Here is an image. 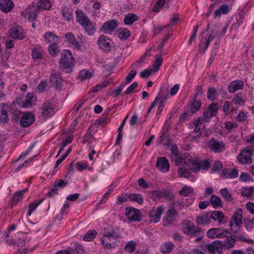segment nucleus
I'll use <instances>...</instances> for the list:
<instances>
[{
	"label": "nucleus",
	"instance_id": "f257e3e1",
	"mask_svg": "<svg viewBox=\"0 0 254 254\" xmlns=\"http://www.w3.org/2000/svg\"><path fill=\"white\" fill-rule=\"evenodd\" d=\"M207 236L209 238H226V240L223 243L224 248L230 249L233 247L236 241V236L228 230L223 228H211L207 232Z\"/></svg>",
	"mask_w": 254,
	"mask_h": 254
},
{
	"label": "nucleus",
	"instance_id": "f03ea898",
	"mask_svg": "<svg viewBox=\"0 0 254 254\" xmlns=\"http://www.w3.org/2000/svg\"><path fill=\"white\" fill-rule=\"evenodd\" d=\"M211 23H208L207 25V28L205 31L207 32L206 35H205L204 37V39L205 40V42L203 43L202 45H198V51L200 54H203L208 46L209 45L210 42L212 41L215 37L218 35V28L217 24H215L211 27H213L212 29H210Z\"/></svg>",
	"mask_w": 254,
	"mask_h": 254
},
{
	"label": "nucleus",
	"instance_id": "7ed1b4c3",
	"mask_svg": "<svg viewBox=\"0 0 254 254\" xmlns=\"http://www.w3.org/2000/svg\"><path fill=\"white\" fill-rule=\"evenodd\" d=\"M182 231L187 235L190 237H197L195 240L196 242L200 241L202 238L201 233L202 231L201 228L195 226L194 224L190 221L187 220L182 223Z\"/></svg>",
	"mask_w": 254,
	"mask_h": 254
},
{
	"label": "nucleus",
	"instance_id": "20e7f679",
	"mask_svg": "<svg viewBox=\"0 0 254 254\" xmlns=\"http://www.w3.org/2000/svg\"><path fill=\"white\" fill-rule=\"evenodd\" d=\"M202 102L200 100H197L195 97H193L189 101L187 109L184 114L180 116V120L184 121L189 116H191L199 111L201 107Z\"/></svg>",
	"mask_w": 254,
	"mask_h": 254
},
{
	"label": "nucleus",
	"instance_id": "39448f33",
	"mask_svg": "<svg viewBox=\"0 0 254 254\" xmlns=\"http://www.w3.org/2000/svg\"><path fill=\"white\" fill-rule=\"evenodd\" d=\"M61 68L65 72L69 73L72 71L73 66V58L71 52L69 50L64 51L62 54L60 61Z\"/></svg>",
	"mask_w": 254,
	"mask_h": 254
},
{
	"label": "nucleus",
	"instance_id": "423d86ee",
	"mask_svg": "<svg viewBox=\"0 0 254 254\" xmlns=\"http://www.w3.org/2000/svg\"><path fill=\"white\" fill-rule=\"evenodd\" d=\"M121 237L120 229H113L112 231H106L105 232L104 237L101 238V243L107 249L114 248L115 247V244L110 243L108 241L112 240L117 241Z\"/></svg>",
	"mask_w": 254,
	"mask_h": 254
},
{
	"label": "nucleus",
	"instance_id": "0eeeda50",
	"mask_svg": "<svg viewBox=\"0 0 254 254\" xmlns=\"http://www.w3.org/2000/svg\"><path fill=\"white\" fill-rule=\"evenodd\" d=\"M171 157L172 160L174 161L177 166H179L182 164L183 160L185 159V161L187 163V159H189L190 155L188 153L180 155L177 145L174 144L172 145L171 148Z\"/></svg>",
	"mask_w": 254,
	"mask_h": 254
},
{
	"label": "nucleus",
	"instance_id": "6e6552de",
	"mask_svg": "<svg viewBox=\"0 0 254 254\" xmlns=\"http://www.w3.org/2000/svg\"><path fill=\"white\" fill-rule=\"evenodd\" d=\"M187 163L193 166L194 172H199L201 168L204 170H207L210 166V163L208 160H203L198 161L197 158H193L191 156L189 159H187Z\"/></svg>",
	"mask_w": 254,
	"mask_h": 254
},
{
	"label": "nucleus",
	"instance_id": "1a4fd4ad",
	"mask_svg": "<svg viewBox=\"0 0 254 254\" xmlns=\"http://www.w3.org/2000/svg\"><path fill=\"white\" fill-rule=\"evenodd\" d=\"M254 149L249 147L242 150L241 152L237 156V159L239 160V163L241 164H250L252 162V157L254 154L253 152Z\"/></svg>",
	"mask_w": 254,
	"mask_h": 254
},
{
	"label": "nucleus",
	"instance_id": "9d476101",
	"mask_svg": "<svg viewBox=\"0 0 254 254\" xmlns=\"http://www.w3.org/2000/svg\"><path fill=\"white\" fill-rule=\"evenodd\" d=\"M97 44L100 49L107 52H110L114 46V43L112 39L104 35L99 37Z\"/></svg>",
	"mask_w": 254,
	"mask_h": 254
},
{
	"label": "nucleus",
	"instance_id": "9b49d317",
	"mask_svg": "<svg viewBox=\"0 0 254 254\" xmlns=\"http://www.w3.org/2000/svg\"><path fill=\"white\" fill-rule=\"evenodd\" d=\"M219 109L218 103H212L210 104L207 107V109L203 113V118L204 122L208 123L210 121V119L217 114Z\"/></svg>",
	"mask_w": 254,
	"mask_h": 254
},
{
	"label": "nucleus",
	"instance_id": "f8f14e48",
	"mask_svg": "<svg viewBox=\"0 0 254 254\" xmlns=\"http://www.w3.org/2000/svg\"><path fill=\"white\" fill-rule=\"evenodd\" d=\"M126 216L129 221L140 222L142 216L140 210L133 207H127L126 208Z\"/></svg>",
	"mask_w": 254,
	"mask_h": 254
},
{
	"label": "nucleus",
	"instance_id": "ddd939ff",
	"mask_svg": "<svg viewBox=\"0 0 254 254\" xmlns=\"http://www.w3.org/2000/svg\"><path fill=\"white\" fill-rule=\"evenodd\" d=\"M63 79L59 72L54 71L51 74L50 81L57 90H62V87L63 86Z\"/></svg>",
	"mask_w": 254,
	"mask_h": 254
},
{
	"label": "nucleus",
	"instance_id": "4468645a",
	"mask_svg": "<svg viewBox=\"0 0 254 254\" xmlns=\"http://www.w3.org/2000/svg\"><path fill=\"white\" fill-rule=\"evenodd\" d=\"M9 34L14 39L22 40L25 38L26 33L20 26L13 25L10 28Z\"/></svg>",
	"mask_w": 254,
	"mask_h": 254
},
{
	"label": "nucleus",
	"instance_id": "2eb2a0df",
	"mask_svg": "<svg viewBox=\"0 0 254 254\" xmlns=\"http://www.w3.org/2000/svg\"><path fill=\"white\" fill-rule=\"evenodd\" d=\"M208 146L214 153H221L225 148V144L222 141H218L212 138L208 142Z\"/></svg>",
	"mask_w": 254,
	"mask_h": 254
},
{
	"label": "nucleus",
	"instance_id": "dca6fc26",
	"mask_svg": "<svg viewBox=\"0 0 254 254\" xmlns=\"http://www.w3.org/2000/svg\"><path fill=\"white\" fill-rule=\"evenodd\" d=\"M183 167H179L178 173L180 177L189 178L192 172H194L193 166L186 163L185 159L183 160Z\"/></svg>",
	"mask_w": 254,
	"mask_h": 254
},
{
	"label": "nucleus",
	"instance_id": "f3484780",
	"mask_svg": "<svg viewBox=\"0 0 254 254\" xmlns=\"http://www.w3.org/2000/svg\"><path fill=\"white\" fill-rule=\"evenodd\" d=\"M39 9L37 5L32 4L29 5L22 14L24 17H27L30 21H33L37 17Z\"/></svg>",
	"mask_w": 254,
	"mask_h": 254
},
{
	"label": "nucleus",
	"instance_id": "a211bd4d",
	"mask_svg": "<svg viewBox=\"0 0 254 254\" xmlns=\"http://www.w3.org/2000/svg\"><path fill=\"white\" fill-rule=\"evenodd\" d=\"M35 116L30 112H25L21 116L20 125L23 127H28L35 121Z\"/></svg>",
	"mask_w": 254,
	"mask_h": 254
},
{
	"label": "nucleus",
	"instance_id": "6ab92c4d",
	"mask_svg": "<svg viewBox=\"0 0 254 254\" xmlns=\"http://www.w3.org/2000/svg\"><path fill=\"white\" fill-rule=\"evenodd\" d=\"M177 215L178 214L176 209L173 206H172L170 209L167 210L163 218V221L166 224H172L176 220Z\"/></svg>",
	"mask_w": 254,
	"mask_h": 254
},
{
	"label": "nucleus",
	"instance_id": "aec40b11",
	"mask_svg": "<svg viewBox=\"0 0 254 254\" xmlns=\"http://www.w3.org/2000/svg\"><path fill=\"white\" fill-rule=\"evenodd\" d=\"M164 210L163 206L161 205L156 209H152L148 213L149 217L151 219V221L156 223L160 220L161 214Z\"/></svg>",
	"mask_w": 254,
	"mask_h": 254
},
{
	"label": "nucleus",
	"instance_id": "412c9836",
	"mask_svg": "<svg viewBox=\"0 0 254 254\" xmlns=\"http://www.w3.org/2000/svg\"><path fill=\"white\" fill-rule=\"evenodd\" d=\"M41 108L43 116L48 117L54 114V105L49 100L44 103Z\"/></svg>",
	"mask_w": 254,
	"mask_h": 254
},
{
	"label": "nucleus",
	"instance_id": "4be33fe9",
	"mask_svg": "<svg viewBox=\"0 0 254 254\" xmlns=\"http://www.w3.org/2000/svg\"><path fill=\"white\" fill-rule=\"evenodd\" d=\"M237 227H239L242 224V209H238L237 212H236L233 215L231 220L230 221L229 226L232 230V227L234 225Z\"/></svg>",
	"mask_w": 254,
	"mask_h": 254
},
{
	"label": "nucleus",
	"instance_id": "5701e85b",
	"mask_svg": "<svg viewBox=\"0 0 254 254\" xmlns=\"http://www.w3.org/2000/svg\"><path fill=\"white\" fill-rule=\"evenodd\" d=\"M217 25V28L218 29V25ZM227 26H225L223 27L221 31L220 32H219L218 30V35L216 37H217V39L215 40L214 46V47L212 50V53H214V56H216L217 50L219 48V44L221 41V38L223 37L224 35L225 34L226 31L227 30Z\"/></svg>",
	"mask_w": 254,
	"mask_h": 254
},
{
	"label": "nucleus",
	"instance_id": "b1692460",
	"mask_svg": "<svg viewBox=\"0 0 254 254\" xmlns=\"http://www.w3.org/2000/svg\"><path fill=\"white\" fill-rule=\"evenodd\" d=\"M156 167L163 172H166L169 169V164L165 157H159L156 162Z\"/></svg>",
	"mask_w": 254,
	"mask_h": 254
},
{
	"label": "nucleus",
	"instance_id": "393cba45",
	"mask_svg": "<svg viewBox=\"0 0 254 254\" xmlns=\"http://www.w3.org/2000/svg\"><path fill=\"white\" fill-rule=\"evenodd\" d=\"M76 21L81 26L88 22L90 19L82 9H77L75 11Z\"/></svg>",
	"mask_w": 254,
	"mask_h": 254
},
{
	"label": "nucleus",
	"instance_id": "a878e982",
	"mask_svg": "<svg viewBox=\"0 0 254 254\" xmlns=\"http://www.w3.org/2000/svg\"><path fill=\"white\" fill-rule=\"evenodd\" d=\"M244 87V82L240 80H236L231 82L228 86V90L230 93H234L239 89H243Z\"/></svg>",
	"mask_w": 254,
	"mask_h": 254
},
{
	"label": "nucleus",
	"instance_id": "bb28decb",
	"mask_svg": "<svg viewBox=\"0 0 254 254\" xmlns=\"http://www.w3.org/2000/svg\"><path fill=\"white\" fill-rule=\"evenodd\" d=\"M64 41L78 50L81 49L80 45L75 39L74 35L71 32H68L65 34Z\"/></svg>",
	"mask_w": 254,
	"mask_h": 254
},
{
	"label": "nucleus",
	"instance_id": "cd10ccee",
	"mask_svg": "<svg viewBox=\"0 0 254 254\" xmlns=\"http://www.w3.org/2000/svg\"><path fill=\"white\" fill-rule=\"evenodd\" d=\"M11 109V106L7 104H4L3 107L1 108L0 114V122L1 123H7L9 121V118L7 115V112H10Z\"/></svg>",
	"mask_w": 254,
	"mask_h": 254
},
{
	"label": "nucleus",
	"instance_id": "c85d7f7f",
	"mask_svg": "<svg viewBox=\"0 0 254 254\" xmlns=\"http://www.w3.org/2000/svg\"><path fill=\"white\" fill-rule=\"evenodd\" d=\"M195 221L199 225L210 223L211 220L210 219L209 212H205L202 213L201 215H197Z\"/></svg>",
	"mask_w": 254,
	"mask_h": 254
},
{
	"label": "nucleus",
	"instance_id": "c756f323",
	"mask_svg": "<svg viewBox=\"0 0 254 254\" xmlns=\"http://www.w3.org/2000/svg\"><path fill=\"white\" fill-rule=\"evenodd\" d=\"M119 23L117 19L110 20L104 23L102 28L104 30L113 31L118 27Z\"/></svg>",
	"mask_w": 254,
	"mask_h": 254
},
{
	"label": "nucleus",
	"instance_id": "7c9ffc66",
	"mask_svg": "<svg viewBox=\"0 0 254 254\" xmlns=\"http://www.w3.org/2000/svg\"><path fill=\"white\" fill-rule=\"evenodd\" d=\"M44 41L49 44H55L57 43L59 41V37L56 35L53 32H47L43 36Z\"/></svg>",
	"mask_w": 254,
	"mask_h": 254
},
{
	"label": "nucleus",
	"instance_id": "2f4dec72",
	"mask_svg": "<svg viewBox=\"0 0 254 254\" xmlns=\"http://www.w3.org/2000/svg\"><path fill=\"white\" fill-rule=\"evenodd\" d=\"M13 7V3L11 0H0V9L2 11L9 12Z\"/></svg>",
	"mask_w": 254,
	"mask_h": 254
},
{
	"label": "nucleus",
	"instance_id": "473e14b6",
	"mask_svg": "<svg viewBox=\"0 0 254 254\" xmlns=\"http://www.w3.org/2000/svg\"><path fill=\"white\" fill-rule=\"evenodd\" d=\"M88 36L93 35L96 32L95 24L91 20L81 26Z\"/></svg>",
	"mask_w": 254,
	"mask_h": 254
},
{
	"label": "nucleus",
	"instance_id": "72a5a7b5",
	"mask_svg": "<svg viewBox=\"0 0 254 254\" xmlns=\"http://www.w3.org/2000/svg\"><path fill=\"white\" fill-rule=\"evenodd\" d=\"M118 37L121 40H126L130 36V32L126 28L120 27L117 31Z\"/></svg>",
	"mask_w": 254,
	"mask_h": 254
},
{
	"label": "nucleus",
	"instance_id": "f704fd0d",
	"mask_svg": "<svg viewBox=\"0 0 254 254\" xmlns=\"http://www.w3.org/2000/svg\"><path fill=\"white\" fill-rule=\"evenodd\" d=\"M27 190L28 189L27 188L20 191L15 192L11 199L12 205L13 206L16 205L17 204V202H19L21 199L23 195L27 191Z\"/></svg>",
	"mask_w": 254,
	"mask_h": 254
},
{
	"label": "nucleus",
	"instance_id": "c9c22d12",
	"mask_svg": "<svg viewBox=\"0 0 254 254\" xmlns=\"http://www.w3.org/2000/svg\"><path fill=\"white\" fill-rule=\"evenodd\" d=\"M62 15L64 20L69 21L73 19L72 9L66 7H62L61 9Z\"/></svg>",
	"mask_w": 254,
	"mask_h": 254
},
{
	"label": "nucleus",
	"instance_id": "e433bc0d",
	"mask_svg": "<svg viewBox=\"0 0 254 254\" xmlns=\"http://www.w3.org/2000/svg\"><path fill=\"white\" fill-rule=\"evenodd\" d=\"M209 201L214 208H219L223 207V203L220 197L217 195H211Z\"/></svg>",
	"mask_w": 254,
	"mask_h": 254
},
{
	"label": "nucleus",
	"instance_id": "4c0bfd02",
	"mask_svg": "<svg viewBox=\"0 0 254 254\" xmlns=\"http://www.w3.org/2000/svg\"><path fill=\"white\" fill-rule=\"evenodd\" d=\"M224 217V214L222 212L218 210L212 211L210 214V218L214 221L217 222L219 224L223 223L222 219Z\"/></svg>",
	"mask_w": 254,
	"mask_h": 254
},
{
	"label": "nucleus",
	"instance_id": "58836bf2",
	"mask_svg": "<svg viewBox=\"0 0 254 254\" xmlns=\"http://www.w3.org/2000/svg\"><path fill=\"white\" fill-rule=\"evenodd\" d=\"M92 76V73L87 69H83L79 71L77 79L81 81H83Z\"/></svg>",
	"mask_w": 254,
	"mask_h": 254
},
{
	"label": "nucleus",
	"instance_id": "ea45409f",
	"mask_svg": "<svg viewBox=\"0 0 254 254\" xmlns=\"http://www.w3.org/2000/svg\"><path fill=\"white\" fill-rule=\"evenodd\" d=\"M174 247V244L171 242L165 243L160 247L161 252L163 254H169L172 252Z\"/></svg>",
	"mask_w": 254,
	"mask_h": 254
},
{
	"label": "nucleus",
	"instance_id": "a19ab883",
	"mask_svg": "<svg viewBox=\"0 0 254 254\" xmlns=\"http://www.w3.org/2000/svg\"><path fill=\"white\" fill-rule=\"evenodd\" d=\"M128 200L132 202H135L139 204H141L143 202V198L141 194L138 193H129Z\"/></svg>",
	"mask_w": 254,
	"mask_h": 254
},
{
	"label": "nucleus",
	"instance_id": "79ce46f5",
	"mask_svg": "<svg viewBox=\"0 0 254 254\" xmlns=\"http://www.w3.org/2000/svg\"><path fill=\"white\" fill-rule=\"evenodd\" d=\"M230 10V8L228 5L222 4L221 5L218 9L215 11L214 13V16L215 18L219 17L221 14H227Z\"/></svg>",
	"mask_w": 254,
	"mask_h": 254
},
{
	"label": "nucleus",
	"instance_id": "37998d69",
	"mask_svg": "<svg viewBox=\"0 0 254 254\" xmlns=\"http://www.w3.org/2000/svg\"><path fill=\"white\" fill-rule=\"evenodd\" d=\"M137 16L134 13H128L124 18V23L126 25H131L138 20Z\"/></svg>",
	"mask_w": 254,
	"mask_h": 254
},
{
	"label": "nucleus",
	"instance_id": "c03bdc74",
	"mask_svg": "<svg viewBox=\"0 0 254 254\" xmlns=\"http://www.w3.org/2000/svg\"><path fill=\"white\" fill-rule=\"evenodd\" d=\"M238 176V171L236 168L232 169L229 172L226 173L223 170L221 177L225 178H236Z\"/></svg>",
	"mask_w": 254,
	"mask_h": 254
},
{
	"label": "nucleus",
	"instance_id": "a18cd8bd",
	"mask_svg": "<svg viewBox=\"0 0 254 254\" xmlns=\"http://www.w3.org/2000/svg\"><path fill=\"white\" fill-rule=\"evenodd\" d=\"M37 5L41 10H48L51 7L49 0H39L37 3Z\"/></svg>",
	"mask_w": 254,
	"mask_h": 254
},
{
	"label": "nucleus",
	"instance_id": "49530a36",
	"mask_svg": "<svg viewBox=\"0 0 254 254\" xmlns=\"http://www.w3.org/2000/svg\"><path fill=\"white\" fill-rule=\"evenodd\" d=\"M31 55L34 60H41L43 58V53L41 49L34 47L32 50Z\"/></svg>",
	"mask_w": 254,
	"mask_h": 254
},
{
	"label": "nucleus",
	"instance_id": "de8ad7c7",
	"mask_svg": "<svg viewBox=\"0 0 254 254\" xmlns=\"http://www.w3.org/2000/svg\"><path fill=\"white\" fill-rule=\"evenodd\" d=\"M232 102L235 105H243L245 102L243 93H240L235 95L232 100Z\"/></svg>",
	"mask_w": 254,
	"mask_h": 254
},
{
	"label": "nucleus",
	"instance_id": "09e8293b",
	"mask_svg": "<svg viewBox=\"0 0 254 254\" xmlns=\"http://www.w3.org/2000/svg\"><path fill=\"white\" fill-rule=\"evenodd\" d=\"M219 243V241L216 240L210 244L206 245V249L209 254H215L216 253L217 244Z\"/></svg>",
	"mask_w": 254,
	"mask_h": 254
},
{
	"label": "nucleus",
	"instance_id": "8fccbe9b",
	"mask_svg": "<svg viewBox=\"0 0 254 254\" xmlns=\"http://www.w3.org/2000/svg\"><path fill=\"white\" fill-rule=\"evenodd\" d=\"M170 0H157L153 6L152 9L153 11L155 12H159L162 6L165 4H167Z\"/></svg>",
	"mask_w": 254,
	"mask_h": 254
},
{
	"label": "nucleus",
	"instance_id": "3c124183",
	"mask_svg": "<svg viewBox=\"0 0 254 254\" xmlns=\"http://www.w3.org/2000/svg\"><path fill=\"white\" fill-rule=\"evenodd\" d=\"M219 191L220 193L225 200L229 202L232 201L233 197L232 195L226 188L221 189Z\"/></svg>",
	"mask_w": 254,
	"mask_h": 254
},
{
	"label": "nucleus",
	"instance_id": "603ef678",
	"mask_svg": "<svg viewBox=\"0 0 254 254\" xmlns=\"http://www.w3.org/2000/svg\"><path fill=\"white\" fill-rule=\"evenodd\" d=\"M97 234V232L95 230H89L85 234L83 240L86 241H91L95 238Z\"/></svg>",
	"mask_w": 254,
	"mask_h": 254
},
{
	"label": "nucleus",
	"instance_id": "864d4df0",
	"mask_svg": "<svg viewBox=\"0 0 254 254\" xmlns=\"http://www.w3.org/2000/svg\"><path fill=\"white\" fill-rule=\"evenodd\" d=\"M217 96V91L215 88L211 87L208 89L207 98L209 101H213Z\"/></svg>",
	"mask_w": 254,
	"mask_h": 254
},
{
	"label": "nucleus",
	"instance_id": "5fc2aeb1",
	"mask_svg": "<svg viewBox=\"0 0 254 254\" xmlns=\"http://www.w3.org/2000/svg\"><path fill=\"white\" fill-rule=\"evenodd\" d=\"M162 63L163 59L161 57H158L154 60L153 63L152 67L151 68H153V71L154 72H157L159 70Z\"/></svg>",
	"mask_w": 254,
	"mask_h": 254
},
{
	"label": "nucleus",
	"instance_id": "6e6d98bb",
	"mask_svg": "<svg viewBox=\"0 0 254 254\" xmlns=\"http://www.w3.org/2000/svg\"><path fill=\"white\" fill-rule=\"evenodd\" d=\"M43 200L44 198H42L39 200L36 201L33 203H31L29 207L27 216H31L32 212L36 209L37 206L43 201Z\"/></svg>",
	"mask_w": 254,
	"mask_h": 254
},
{
	"label": "nucleus",
	"instance_id": "4d7b16f0",
	"mask_svg": "<svg viewBox=\"0 0 254 254\" xmlns=\"http://www.w3.org/2000/svg\"><path fill=\"white\" fill-rule=\"evenodd\" d=\"M242 195L245 196H251L254 194V188H244L242 189Z\"/></svg>",
	"mask_w": 254,
	"mask_h": 254
},
{
	"label": "nucleus",
	"instance_id": "13d9d810",
	"mask_svg": "<svg viewBox=\"0 0 254 254\" xmlns=\"http://www.w3.org/2000/svg\"><path fill=\"white\" fill-rule=\"evenodd\" d=\"M68 183V182L66 180L58 179L57 180L54 185V188H57L58 189H62L65 187Z\"/></svg>",
	"mask_w": 254,
	"mask_h": 254
},
{
	"label": "nucleus",
	"instance_id": "bf43d9fd",
	"mask_svg": "<svg viewBox=\"0 0 254 254\" xmlns=\"http://www.w3.org/2000/svg\"><path fill=\"white\" fill-rule=\"evenodd\" d=\"M149 196L153 199L160 198L163 197L162 190H152L149 192Z\"/></svg>",
	"mask_w": 254,
	"mask_h": 254
},
{
	"label": "nucleus",
	"instance_id": "052dcab7",
	"mask_svg": "<svg viewBox=\"0 0 254 254\" xmlns=\"http://www.w3.org/2000/svg\"><path fill=\"white\" fill-rule=\"evenodd\" d=\"M136 248V243L133 241L127 242L125 247V249L129 253H132Z\"/></svg>",
	"mask_w": 254,
	"mask_h": 254
},
{
	"label": "nucleus",
	"instance_id": "680f3d73",
	"mask_svg": "<svg viewBox=\"0 0 254 254\" xmlns=\"http://www.w3.org/2000/svg\"><path fill=\"white\" fill-rule=\"evenodd\" d=\"M192 192L193 190L190 188H189L188 186H184L179 191V193L182 196H189Z\"/></svg>",
	"mask_w": 254,
	"mask_h": 254
},
{
	"label": "nucleus",
	"instance_id": "e2e57ef3",
	"mask_svg": "<svg viewBox=\"0 0 254 254\" xmlns=\"http://www.w3.org/2000/svg\"><path fill=\"white\" fill-rule=\"evenodd\" d=\"M12 119L15 122H20L21 116H22V113L19 110H14L12 113Z\"/></svg>",
	"mask_w": 254,
	"mask_h": 254
},
{
	"label": "nucleus",
	"instance_id": "0e129e2a",
	"mask_svg": "<svg viewBox=\"0 0 254 254\" xmlns=\"http://www.w3.org/2000/svg\"><path fill=\"white\" fill-rule=\"evenodd\" d=\"M179 20L178 14L174 13L170 18L169 23L165 27L170 28L173 27L175 24H177Z\"/></svg>",
	"mask_w": 254,
	"mask_h": 254
},
{
	"label": "nucleus",
	"instance_id": "69168bd1",
	"mask_svg": "<svg viewBox=\"0 0 254 254\" xmlns=\"http://www.w3.org/2000/svg\"><path fill=\"white\" fill-rule=\"evenodd\" d=\"M223 166L222 163L219 161L216 160L214 162L212 166L211 169V173L219 171L221 170Z\"/></svg>",
	"mask_w": 254,
	"mask_h": 254
},
{
	"label": "nucleus",
	"instance_id": "338daca9",
	"mask_svg": "<svg viewBox=\"0 0 254 254\" xmlns=\"http://www.w3.org/2000/svg\"><path fill=\"white\" fill-rule=\"evenodd\" d=\"M57 44V43L52 44L49 46V51L50 54L54 57L56 56L59 52Z\"/></svg>",
	"mask_w": 254,
	"mask_h": 254
},
{
	"label": "nucleus",
	"instance_id": "774afa93",
	"mask_svg": "<svg viewBox=\"0 0 254 254\" xmlns=\"http://www.w3.org/2000/svg\"><path fill=\"white\" fill-rule=\"evenodd\" d=\"M27 99L23 102L22 107L23 108H27L31 106L32 102L31 99L33 98V96L32 94L28 93L27 95Z\"/></svg>",
	"mask_w": 254,
	"mask_h": 254
}]
</instances>
